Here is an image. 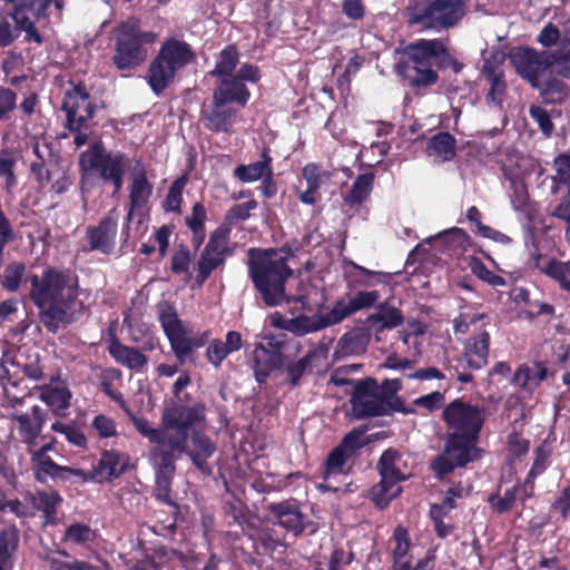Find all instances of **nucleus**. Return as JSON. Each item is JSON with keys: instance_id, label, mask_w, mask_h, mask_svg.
Returning a JSON list of instances; mask_svg holds the SVG:
<instances>
[{"instance_id": "obj_27", "label": "nucleus", "mask_w": 570, "mask_h": 570, "mask_svg": "<svg viewBox=\"0 0 570 570\" xmlns=\"http://www.w3.org/2000/svg\"><path fill=\"white\" fill-rule=\"evenodd\" d=\"M490 340V334L481 331L466 341L462 361L466 363L469 370L478 371L488 364Z\"/></svg>"}, {"instance_id": "obj_20", "label": "nucleus", "mask_w": 570, "mask_h": 570, "mask_svg": "<svg viewBox=\"0 0 570 570\" xmlns=\"http://www.w3.org/2000/svg\"><path fill=\"white\" fill-rule=\"evenodd\" d=\"M47 419V411L39 405H33L30 412L10 415L12 429L17 431L18 440L26 444V446L37 445L39 438L43 440L48 438L47 435H41Z\"/></svg>"}, {"instance_id": "obj_15", "label": "nucleus", "mask_w": 570, "mask_h": 570, "mask_svg": "<svg viewBox=\"0 0 570 570\" xmlns=\"http://www.w3.org/2000/svg\"><path fill=\"white\" fill-rule=\"evenodd\" d=\"M554 56L548 51H538L530 47H517L510 55V61L518 75L525 79L531 87L540 86L541 73L553 67Z\"/></svg>"}, {"instance_id": "obj_49", "label": "nucleus", "mask_w": 570, "mask_h": 570, "mask_svg": "<svg viewBox=\"0 0 570 570\" xmlns=\"http://www.w3.org/2000/svg\"><path fill=\"white\" fill-rule=\"evenodd\" d=\"M193 261V254L190 249L184 245L179 244L173 252L170 257V271L175 275H185L186 281H190L193 274L190 273V264Z\"/></svg>"}, {"instance_id": "obj_57", "label": "nucleus", "mask_w": 570, "mask_h": 570, "mask_svg": "<svg viewBox=\"0 0 570 570\" xmlns=\"http://www.w3.org/2000/svg\"><path fill=\"white\" fill-rule=\"evenodd\" d=\"M51 430L53 432L63 434L66 440L77 448L83 449L87 446V438L85 433L73 422L63 423L61 421H55L51 424Z\"/></svg>"}, {"instance_id": "obj_41", "label": "nucleus", "mask_w": 570, "mask_h": 570, "mask_svg": "<svg viewBox=\"0 0 570 570\" xmlns=\"http://www.w3.org/2000/svg\"><path fill=\"white\" fill-rule=\"evenodd\" d=\"M371 341V332L365 327H355L345 333L338 341V348L343 355L363 354Z\"/></svg>"}, {"instance_id": "obj_33", "label": "nucleus", "mask_w": 570, "mask_h": 570, "mask_svg": "<svg viewBox=\"0 0 570 570\" xmlns=\"http://www.w3.org/2000/svg\"><path fill=\"white\" fill-rule=\"evenodd\" d=\"M71 397V391L66 385H43L39 393V399L57 417H66L68 415Z\"/></svg>"}, {"instance_id": "obj_62", "label": "nucleus", "mask_w": 570, "mask_h": 570, "mask_svg": "<svg viewBox=\"0 0 570 570\" xmlns=\"http://www.w3.org/2000/svg\"><path fill=\"white\" fill-rule=\"evenodd\" d=\"M230 234H232V230H229L228 227H225L220 224L216 229H214L210 233L206 245L213 247L214 249H218L219 252H222L228 256H232L234 250L229 246Z\"/></svg>"}, {"instance_id": "obj_2", "label": "nucleus", "mask_w": 570, "mask_h": 570, "mask_svg": "<svg viewBox=\"0 0 570 570\" xmlns=\"http://www.w3.org/2000/svg\"><path fill=\"white\" fill-rule=\"evenodd\" d=\"M451 68L460 73L463 63L456 60L440 38L417 39L400 50L395 72L413 89L429 88L438 83V70Z\"/></svg>"}, {"instance_id": "obj_60", "label": "nucleus", "mask_w": 570, "mask_h": 570, "mask_svg": "<svg viewBox=\"0 0 570 570\" xmlns=\"http://www.w3.org/2000/svg\"><path fill=\"white\" fill-rule=\"evenodd\" d=\"M546 275L557 281L561 288L570 291V261L559 262L552 259L542 269Z\"/></svg>"}, {"instance_id": "obj_34", "label": "nucleus", "mask_w": 570, "mask_h": 570, "mask_svg": "<svg viewBox=\"0 0 570 570\" xmlns=\"http://www.w3.org/2000/svg\"><path fill=\"white\" fill-rule=\"evenodd\" d=\"M227 257L229 256L218 249H214L213 247L205 245L196 262L197 273L195 276L194 287H202L210 277L212 273L225 264Z\"/></svg>"}, {"instance_id": "obj_52", "label": "nucleus", "mask_w": 570, "mask_h": 570, "mask_svg": "<svg viewBox=\"0 0 570 570\" xmlns=\"http://www.w3.org/2000/svg\"><path fill=\"white\" fill-rule=\"evenodd\" d=\"M257 206L258 204L255 199L232 206L226 212L222 225L233 230L234 225L238 222L247 220L250 217V210L256 209Z\"/></svg>"}, {"instance_id": "obj_53", "label": "nucleus", "mask_w": 570, "mask_h": 570, "mask_svg": "<svg viewBox=\"0 0 570 570\" xmlns=\"http://www.w3.org/2000/svg\"><path fill=\"white\" fill-rule=\"evenodd\" d=\"M350 265L353 268V272L350 273V278L358 286L371 287L374 286L375 283H379L383 278H387L390 276V274L383 272L370 271L354 262H351Z\"/></svg>"}, {"instance_id": "obj_61", "label": "nucleus", "mask_w": 570, "mask_h": 570, "mask_svg": "<svg viewBox=\"0 0 570 570\" xmlns=\"http://www.w3.org/2000/svg\"><path fill=\"white\" fill-rule=\"evenodd\" d=\"M519 492V487L513 485L504 491V494L500 497L498 493L491 494L489 497V503L494 512L498 514H503L512 510L517 494Z\"/></svg>"}, {"instance_id": "obj_46", "label": "nucleus", "mask_w": 570, "mask_h": 570, "mask_svg": "<svg viewBox=\"0 0 570 570\" xmlns=\"http://www.w3.org/2000/svg\"><path fill=\"white\" fill-rule=\"evenodd\" d=\"M552 443L553 440L551 441L548 436L535 448L533 463L527 475L525 485L530 483V478H537L548 469L553 452Z\"/></svg>"}, {"instance_id": "obj_45", "label": "nucleus", "mask_w": 570, "mask_h": 570, "mask_svg": "<svg viewBox=\"0 0 570 570\" xmlns=\"http://www.w3.org/2000/svg\"><path fill=\"white\" fill-rule=\"evenodd\" d=\"M19 531L16 525H4L0 530V570H6L11 556L18 548Z\"/></svg>"}, {"instance_id": "obj_18", "label": "nucleus", "mask_w": 570, "mask_h": 570, "mask_svg": "<svg viewBox=\"0 0 570 570\" xmlns=\"http://www.w3.org/2000/svg\"><path fill=\"white\" fill-rule=\"evenodd\" d=\"M367 428H354L341 442L327 454L324 462V474L325 478L331 474L344 473V466L350 459L357 455L358 451L366 444L363 436Z\"/></svg>"}, {"instance_id": "obj_37", "label": "nucleus", "mask_w": 570, "mask_h": 570, "mask_svg": "<svg viewBox=\"0 0 570 570\" xmlns=\"http://www.w3.org/2000/svg\"><path fill=\"white\" fill-rule=\"evenodd\" d=\"M33 509L42 512L46 524H55L57 520V508L62 503V497L55 490L36 491L30 498Z\"/></svg>"}, {"instance_id": "obj_7", "label": "nucleus", "mask_w": 570, "mask_h": 570, "mask_svg": "<svg viewBox=\"0 0 570 570\" xmlns=\"http://www.w3.org/2000/svg\"><path fill=\"white\" fill-rule=\"evenodd\" d=\"M157 40V33L140 28L135 18L122 21L115 30V53L112 63L120 71L140 66L147 58V46Z\"/></svg>"}, {"instance_id": "obj_59", "label": "nucleus", "mask_w": 570, "mask_h": 570, "mask_svg": "<svg viewBox=\"0 0 570 570\" xmlns=\"http://www.w3.org/2000/svg\"><path fill=\"white\" fill-rule=\"evenodd\" d=\"M134 424L142 436L157 444L155 448H167L168 433H166L165 428H153L146 419H137Z\"/></svg>"}, {"instance_id": "obj_64", "label": "nucleus", "mask_w": 570, "mask_h": 570, "mask_svg": "<svg viewBox=\"0 0 570 570\" xmlns=\"http://www.w3.org/2000/svg\"><path fill=\"white\" fill-rule=\"evenodd\" d=\"M379 298L380 293L377 291H360L348 302L355 314L358 311L371 308L377 303Z\"/></svg>"}, {"instance_id": "obj_14", "label": "nucleus", "mask_w": 570, "mask_h": 570, "mask_svg": "<svg viewBox=\"0 0 570 570\" xmlns=\"http://www.w3.org/2000/svg\"><path fill=\"white\" fill-rule=\"evenodd\" d=\"M391 542L393 543L391 551L392 570H433L435 559L433 551H429L423 558L413 562L410 553L412 549L411 535L403 524H397L394 528Z\"/></svg>"}, {"instance_id": "obj_51", "label": "nucleus", "mask_w": 570, "mask_h": 570, "mask_svg": "<svg viewBox=\"0 0 570 570\" xmlns=\"http://www.w3.org/2000/svg\"><path fill=\"white\" fill-rule=\"evenodd\" d=\"M396 485L390 482L384 483V480L381 479L377 484L371 488L370 499L377 509H385L390 502L400 493L401 489H394Z\"/></svg>"}, {"instance_id": "obj_58", "label": "nucleus", "mask_w": 570, "mask_h": 570, "mask_svg": "<svg viewBox=\"0 0 570 570\" xmlns=\"http://www.w3.org/2000/svg\"><path fill=\"white\" fill-rule=\"evenodd\" d=\"M484 73L490 81V90L487 98L500 104L507 90L503 71H497L493 67L488 68L484 66Z\"/></svg>"}, {"instance_id": "obj_28", "label": "nucleus", "mask_w": 570, "mask_h": 570, "mask_svg": "<svg viewBox=\"0 0 570 570\" xmlns=\"http://www.w3.org/2000/svg\"><path fill=\"white\" fill-rule=\"evenodd\" d=\"M217 86L213 90V99L226 105L236 104L244 108L250 99V91L245 83L234 76L217 78Z\"/></svg>"}, {"instance_id": "obj_8", "label": "nucleus", "mask_w": 570, "mask_h": 570, "mask_svg": "<svg viewBox=\"0 0 570 570\" xmlns=\"http://www.w3.org/2000/svg\"><path fill=\"white\" fill-rule=\"evenodd\" d=\"M406 11L410 26L445 30L464 17L465 3L463 0H410Z\"/></svg>"}, {"instance_id": "obj_63", "label": "nucleus", "mask_w": 570, "mask_h": 570, "mask_svg": "<svg viewBox=\"0 0 570 570\" xmlns=\"http://www.w3.org/2000/svg\"><path fill=\"white\" fill-rule=\"evenodd\" d=\"M65 541L76 544H85L95 539L94 530L85 523H72L65 532Z\"/></svg>"}, {"instance_id": "obj_1", "label": "nucleus", "mask_w": 570, "mask_h": 570, "mask_svg": "<svg viewBox=\"0 0 570 570\" xmlns=\"http://www.w3.org/2000/svg\"><path fill=\"white\" fill-rule=\"evenodd\" d=\"M27 281L30 283L29 298L49 333L56 334L61 325L75 320L71 309L80 294V278L75 269L49 266L41 275H29Z\"/></svg>"}, {"instance_id": "obj_38", "label": "nucleus", "mask_w": 570, "mask_h": 570, "mask_svg": "<svg viewBox=\"0 0 570 570\" xmlns=\"http://www.w3.org/2000/svg\"><path fill=\"white\" fill-rule=\"evenodd\" d=\"M272 161L273 159L269 155V148L265 146L261 153V160L248 165L237 166L234 170V176L243 183H252L261 178L263 179L273 170Z\"/></svg>"}, {"instance_id": "obj_43", "label": "nucleus", "mask_w": 570, "mask_h": 570, "mask_svg": "<svg viewBox=\"0 0 570 570\" xmlns=\"http://www.w3.org/2000/svg\"><path fill=\"white\" fill-rule=\"evenodd\" d=\"M238 61L239 52L237 47L228 45L220 51L215 68L209 71V75L215 78L234 76Z\"/></svg>"}, {"instance_id": "obj_25", "label": "nucleus", "mask_w": 570, "mask_h": 570, "mask_svg": "<svg viewBox=\"0 0 570 570\" xmlns=\"http://www.w3.org/2000/svg\"><path fill=\"white\" fill-rule=\"evenodd\" d=\"M31 463L36 480L41 483H46L49 478L55 481H69L73 478L80 482L88 481V473L83 470L59 465L51 458L33 459Z\"/></svg>"}, {"instance_id": "obj_6", "label": "nucleus", "mask_w": 570, "mask_h": 570, "mask_svg": "<svg viewBox=\"0 0 570 570\" xmlns=\"http://www.w3.org/2000/svg\"><path fill=\"white\" fill-rule=\"evenodd\" d=\"M196 60L193 47L175 37L166 39L147 70V82L151 91L159 96L175 80L176 73Z\"/></svg>"}, {"instance_id": "obj_3", "label": "nucleus", "mask_w": 570, "mask_h": 570, "mask_svg": "<svg viewBox=\"0 0 570 570\" xmlns=\"http://www.w3.org/2000/svg\"><path fill=\"white\" fill-rule=\"evenodd\" d=\"M292 275L287 258L278 257L275 249L248 250V276L266 306L275 307L291 301L285 285Z\"/></svg>"}, {"instance_id": "obj_4", "label": "nucleus", "mask_w": 570, "mask_h": 570, "mask_svg": "<svg viewBox=\"0 0 570 570\" xmlns=\"http://www.w3.org/2000/svg\"><path fill=\"white\" fill-rule=\"evenodd\" d=\"M129 163L126 154L107 151L102 140L96 139L87 150L79 155L81 193L86 194L90 190L89 175L96 173L104 184L112 186V196H116L124 186Z\"/></svg>"}, {"instance_id": "obj_23", "label": "nucleus", "mask_w": 570, "mask_h": 570, "mask_svg": "<svg viewBox=\"0 0 570 570\" xmlns=\"http://www.w3.org/2000/svg\"><path fill=\"white\" fill-rule=\"evenodd\" d=\"M238 110L217 99L212 98V105L200 110L204 127L215 134L230 132Z\"/></svg>"}, {"instance_id": "obj_54", "label": "nucleus", "mask_w": 570, "mask_h": 570, "mask_svg": "<svg viewBox=\"0 0 570 570\" xmlns=\"http://www.w3.org/2000/svg\"><path fill=\"white\" fill-rule=\"evenodd\" d=\"M482 214L476 206H471L466 210V218L473 223L476 227V232L484 238H489L495 242L504 243L508 236L490 226L484 225L481 222Z\"/></svg>"}, {"instance_id": "obj_36", "label": "nucleus", "mask_w": 570, "mask_h": 570, "mask_svg": "<svg viewBox=\"0 0 570 570\" xmlns=\"http://www.w3.org/2000/svg\"><path fill=\"white\" fill-rule=\"evenodd\" d=\"M432 242L433 246L442 247L443 253L461 255L470 245L471 238L462 228L452 227L436 235Z\"/></svg>"}, {"instance_id": "obj_32", "label": "nucleus", "mask_w": 570, "mask_h": 570, "mask_svg": "<svg viewBox=\"0 0 570 570\" xmlns=\"http://www.w3.org/2000/svg\"><path fill=\"white\" fill-rule=\"evenodd\" d=\"M479 435L462 434L452 432L448 434L444 451L453 458L460 466H465L474 458L471 452L474 450V444Z\"/></svg>"}, {"instance_id": "obj_19", "label": "nucleus", "mask_w": 570, "mask_h": 570, "mask_svg": "<svg viewBox=\"0 0 570 570\" xmlns=\"http://www.w3.org/2000/svg\"><path fill=\"white\" fill-rule=\"evenodd\" d=\"M353 314L354 312L350 302L345 298H340L327 313H318L311 317L299 316L294 318L293 328L296 334L299 335L316 332L328 326L340 324Z\"/></svg>"}, {"instance_id": "obj_24", "label": "nucleus", "mask_w": 570, "mask_h": 570, "mask_svg": "<svg viewBox=\"0 0 570 570\" xmlns=\"http://www.w3.org/2000/svg\"><path fill=\"white\" fill-rule=\"evenodd\" d=\"M285 364V355L277 348H267L258 343L253 351L252 368L259 385L265 384L272 372Z\"/></svg>"}, {"instance_id": "obj_10", "label": "nucleus", "mask_w": 570, "mask_h": 570, "mask_svg": "<svg viewBox=\"0 0 570 570\" xmlns=\"http://www.w3.org/2000/svg\"><path fill=\"white\" fill-rule=\"evenodd\" d=\"M61 109L66 112L63 127L73 135V144L80 148L88 144L91 120L97 111V105L91 101L86 87L81 83L66 91Z\"/></svg>"}, {"instance_id": "obj_47", "label": "nucleus", "mask_w": 570, "mask_h": 570, "mask_svg": "<svg viewBox=\"0 0 570 570\" xmlns=\"http://www.w3.org/2000/svg\"><path fill=\"white\" fill-rule=\"evenodd\" d=\"M540 90V94L546 102L560 104L570 96V87L558 78H550L542 82L540 86L534 87Z\"/></svg>"}, {"instance_id": "obj_11", "label": "nucleus", "mask_w": 570, "mask_h": 570, "mask_svg": "<svg viewBox=\"0 0 570 570\" xmlns=\"http://www.w3.org/2000/svg\"><path fill=\"white\" fill-rule=\"evenodd\" d=\"M154 186L148 180L146 169L140 159L136 161V170L130 177L129 204L125 220L120 230L121 245L126 246L131 238V225L136 220V230L149 216L148 203L153 195Z\"/></svg>"}, {"instance_id": "obj_13", "label": "nucleus", "mask_w": 570, "mask_h": 570, "mask_svg": "<svg viewBox=\"0 0 570 570\" xmlns=\"http://www.w3.org/2000/svg\"><path fill=\"white\" fill-rule=\"evenodd\" d=\"M442 420L453 432L475 436L484 424V412L478 405L455 399L443 409Z\"/></svg>"}, {"instance_id": "obj_29", "label": "nucleus", "mask_w": 570, "mask_h": 570, "mask_svg": "<svg viewBox=\"0 0 570 570\" xmlns=\"http://www.w3.org/2000/svg\"><path fill=\"white\" fill-rule=\"evenodd\" d=\"M242 346V334L237 331H228L225 335V342L215 338L208 343L205 356L215 368H219L224 360L229 354L239 351Z\"/></svg>"}, {"instance_id": "obj_31", "label": "nucleus", "mask_w": 570, "mask_h": 570, "mask_svg": "<svg viewBox=\"0 0 570 570\" xmlns=\"http://www.w3.org/2000/svg\"><path fill=\"white\" fill-rule=\"evenodd\" d=\"M108 353L120 365L140 371L148 363V358L139 350L124 345L117 336H111L108 346Z\"/></svg>"}, {"instance_id": "obj_55", "label": "nucleus", "mask_w": 570, "mask_h": 570, "mask_svg": "<svg viewBox=\"0 0 570 570\" xmlns=\"http://www.w3.org/2000/svg\"><path fill=\"white\" fill-rule=\"evenodd\" d=\"M186 184V176L178 177L173 181L163 203V208L166 212H173L177 214L181 212L183 190Z\"/></svg>"}, {"instance_id": "obj_16", "label": "nucleus", "mask_w": 570, "mask_h": 570, "mask_svg": "<svg viewBox=\"0 0 570 570\" xmlns=\"http://www.w3.org/2000/svg\"><path fill=\"white\" fill-rule=\"evenodd\" d=\"M376 392L374 377L363 379L354 385L350 403L355 419L390 415L389 409L384 406Z\"/></svg>"}, {"instance_id": "obj_44", "label": "nucleus", "mask_w": 570, "mask_h": 570, "mask_svg": "<svg viewBox=\"0 0 570 570\" xmlns=\"http://www.w3.org/2000/svg\"><path fill=\"white\" fill-rule=\"evenodd\" d=\"M374 178L375 176L372 171L358 175L345 195L344 202L350 206L362 204L372 190Z\"/></svg>"}, {"instance_id": "obj_21", "label": "nucleus", "mask_w": 570, "mask_h": 570, "mask_svg": "<svg viewBox=\"0 0 570 570\" xmlns=\"http://www.w3.org/2000/svg\"><path fill=\"white\" fill-rule=\"evenodd\" d=\"M129 469V456L116 450H104L97 464L92 468L88 480L96 482H110Z\"/></svg>"}, {"instance_id": "obj_12", "label": "nucleus", "mask_w": 570, "mask_h": 570, "mask_svg": "<svg viewBox=\"0 0 570 570\" xmlns=\"http://www.w3.org/2000/svg\"><path fill=\"white\" fill-rule=\"evenodd\" d=\"M151 460L156 468V484L154 497L157 501L171 508L170 517L161 521V529L169 533L176 531V523L180 514L179 505L171 499V481L176 471L175 462L181 454L169 452L166 449L154 448L150 451Z\"/></svg>"}, {"instance_id": "obj_50", "label": "nucleus", "mask_w": 570, "mask_h": 570, "mask_svg": "<svg viewBox=\"0 0 570 570\" xmlns=\"http://www.w3.org/2000/svg\"><path fill=\"white\" fill-rule=\"evenodd\" d=\"M316 357V353L313 351L307 352L303 357L295 362L286 363L285 372L287 375L286 382L295 387L299 384L302 376L305 374L307 368L311 366L313 360Z\"/></svg>"}, {"instance_id": "obj_22", "label": "nucleus", "mask_w": 570, "mask_h": 570, "mask_svg": "<svg viewBox=\"0 0 570 570\" xmlns=\"http://www.w3.org/2000/svg\"><path fill=\"white\" fill-rule=\"evenodd\" d=\"M376 470L384 483L390 482L394 485L407 480L412 474L403 454L394 448L383 451L377 461Z\"/></svg>"}, {"instance_id": "obj_35", "label": "nucleus", "mask_w": 570, "mask_h": 570, "mask_svg": "<svg viewBox=\"0 0 570 570\" xmlns=\"http://www.w3.org/2000/svg\"><path fill=\"white\" fill-rule=\"evenodd\" d=\"M548 375V368L543 363L522 364L513 374L512 383L524 391L532 392Z\"/></svg>"}, {"instance_id": "obj_30", "label": "nucleus", "mask_w": 570, "mask_h": 570, "mask_svg": "<svg viewBox=\"0 0 570 570\" xmlns=\"http://www.w3.org/2000/svg\"><path fill=\"white\" fill-rule=\"evenodd\" d=\"M190 434L191 449H188L186 445L185 453L200 472L210 474L212 469L208 465L207 460L215 453L216 446L213 441L202 432L195 430Z\"/></svg>"}, {"instance_id": "obj_5", "label": "nucleus", "mask_w": 570, "mask_h": 570, "mask_svg": "<svg viewBox=\"0 0 570 570\" xmlns=\"http://www.w3.org/2000/svg\"><path fill=\"white\" fill-rule=\"evenodd\" d=\"M189 399L186 394L184 400H169L165 403L161 413V426L168 433L167 448L169 452L183 454L186 452L189 435L197 426L206 421V406L202 402L193 405L185 403Z\"/></svg>"}, {"instance_id": "obj_17", "label": "nucleus", "mask_w": 570, "mask_h": 570, "mask_svg": "<svg viewBox=\"0 0 570 570\" xmlns=\"http://www.w3.org/2000/svg\"><path fill=\"white\" fill-rule=\"evenodd\" d=\"M118 225L119 212L114 207L96 225L88 226L85 230L88 250L110 255L116 247Z\"/></svg>"}, {"instance_id": "obj_56", "label": "nucleus", "mask_w": 570, "mask_h": 570, "mask_svg": "<svg viewBox=\"0 0 570 570\" xmlns=\"http://www.w3.org/2000/svg\"><path fill=\"white\" fill-rule=\"evenodd\" d=\"M26 273V265L22 262H11L3 271L2 287L8 292H17L21 285L23 275Z\"/></svg>"}, {"instance_id": "obj_39", "label": "nucleus", "mask_w": 570, "mask_h": 570, "mask_svg": "<svg viewBox=\"0 0 570 570\" xmlns=\"http://www.w3.org/2000/svg\"><path fill=\"white\" fill-rule=\"evenodd\" d=\"M376 308L377 312L370 314L366 318L367 324L377 325L375 332L392 330L403 324L404 315L402 311L390 305L389 302L380 303Z\"/></svg>"}, {"instance_id": "obj_26", "label": "nucleus", "mask_w": 570, "mask_h": 570, "mask_svg": "<svg viewBox=\"0 0 570 570\" xmlns=\"http://www.w3.org/2000/svg\"><path fill=\"white\" fill-rule=\"evenodd\" d=\"M267 510L274 515L279 525L296 537L306 528L305 515L301 512L296 501L287 500L271 503Z\"/></svg>"}, {"instance_id": "obj_40", "label": "nucleus", "mask_w": 570, "mask_h": 570, "mask_svg": "<svg viewBox=\"0 0 570 570\" xmlns=\"http://www.w3.org/2000/svg\"><path fill=\"white\" fill-rule=\"evenodd\" d=\"M402 389V382L399 379H385L382 384L376 381L377 395L389 413L394 412L409 413L404 406V402L397 396V392Z\"/></svg>"}, {"instance_id": "obj_48", "label": "nucleus", "mask_w": 570, "mask_h": 570, "mask_svg": "<svg viewBox=\"0 0 570 570\" xmlns=\"http://www.w3.org/2000/svg\"><path fill=\"white\" fill-rule=\"evenodd\" d=\"M30 13L27 9L13 8L11 17L17 24L18 30L26 32L24 40L28 42H36L37 45L43 43V37L36 28V19L28 16Z\"/></svg>"}, {"instance_id": "obj_9", "label": "nucleus", "mask_w": 570, "mask_h": 570, "mask_svg": "<svg viewBox=\"0 0 570 570\" xmlns=\"http://www.w3.org/2000/svg\"><path fill=\"white\" fill-rule=\"evenodd\" d=\"M157 314L160 326L179 365H184L196 350L205 346L208 342V332H198L190 335L169 302L161 301L158 303Z\"/></svg>"}, {"instance_id": "obj_42", "label": "nucleus", "mask_w": 570, "mask_h": 570, "mask_svg": "<svg viewBox=\"0 0 570 570\" xmlns=\"http://www.w3.org/2000/svg\"><path fill=\"white\" fill-rule=\"evenodd\" d=\"M426 150L430 156L450 161L456 154V139L448 131H440L428 140Z\"/></svg>"}]
</instances>
